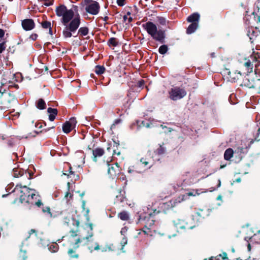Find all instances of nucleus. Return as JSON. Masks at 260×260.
Listing matches in <instances>:
<instances>
[{"label": "nucleus", "mask_w": 260, "mask_h": 260, "mask_svg": "<svg viewBox=\"0 0 260 260\" xmlns=\"http://www.w3.org/2000/svg\"><path fill=\"white\" fill-rule=\"evenodd\" d=\"M143 232L145 234H149V231L148 232L146 230H143Z\"/></svg>", "instance_id": "nucleus-52"}, {"label": "nucleus", "mask_w": 260, "mask_h": 260, "mask_svg": "<svg viewBox=\"0 0 260 260\" xmlns=\"http://www.w3.org/2000/svg\"><path fill=\"white\" fill-rule=\"evenodd\" d=\"M173 223L177 230L185 229L186 227V223L180 219H176L173 221Z\"/></svg>", "instance_id": "nucleus-14"}, {"label": "nucleus", "mask_w": 260, "mask_h": 260, "mask_svg": "<svg viewBox=\"0 0 260 260\" xmlns=\"http://www.w3.org/2000/svg\"><path fill=\"white\" fill-rule=\"evenodd\" d=\"M260 58V53L258 52L253 51L252 54L250 56V59L254 61H257Z\"/></svg>", "instance_id": "nucleus-25"}, {"label": "nucleus", "mask_w": 260, "mask_h": 260, "mask_svg": "<svg viewBox=\"0 0 260 260\" xmlns=\"http://www.w3.org/2000/svg\"><path fill=\"white\" fill-rule=\"evenodd\" d=\"M93 0H83V2L84 3V5H86L88 4L91 3V2H93Z\"/></svg>", "instance_id": "nucleus-44"}, {"label": "nucleus", "mask_w": 260, "mask_h": 260, "mask_svg": "<svg viewBox=\"0 0 260 260\" xmlns=\"http://www.w3.org/2000/svg\"><path fill=\"white\" fill-rule=\"evenodd\" d=\"M37 107L38 109H40L41 110L45 109L46 103H45V101L42 99H39L37 102Z\"/></svg>", "instance_id": "nucleus-26"}, {"label": "nucleus", "mask_w": 260, "mask_h": 260, "mask_svg": "<svg viewBox=\"0 0 260 260\" xmlns=\"http://www.w3.org/2000/svg\"><path fill=\"white\" fill-rule=\"evenodd\" d=\"M132 20H133L132 17L129 16L128 18V20H127V23H130V22H131L132 21Z\"/></svg>", "instance_id": "nucleus-49"}, {"label": "nucleus", "mask_w": 260, "mask_h": 260, "mask_svg": "<svg viewBox=\"0 0 260 260\" xmlns=\"http://www.w3.org/2000/svg\"><path fill=\"white\" fill-rule=\"evenodd\" d=\"M85 9L88 13L92 15H96L100 12V5L98 2L93 1L85 5Z\"/></svg>", "instance_id": "nucleus-7"}, {"label": "nucleus", "mask_w": 260, "mask_h": 260, "mask_svg": "<svg viewBox=\"0 0 260 260\" xmlns=\"http://www.w3.org/2000/svg\"><path fill=\"white\" fill-rule=\"evenodd\" d=\"M149 164L148 161L146 160V158H142L140 160V163L138 164L139 166L144 165L146 169L150 168V166L147 167V165Z\"/></svg>", "instance_id": "nucleus-29"}, {"label": "nucleus", "mask_w": 260, "mask_h": 260, "mask_svg": "<svg viewBox=\"0 0 260 260\" xmlns=\"http://www.w3.org/2000/svg\"><path fill=\"white\" fill-rule=\"evenodd\" d=\"M89 32V29L87 27H80L78 31V34L80 36L83 37L88 35Z\"/></svg>", "instance_id": "nucleus-23"}, {"label": "nucleus", "mask_w": 260, "mask_h": 260, "mask_svg": "<svg viewBox=\"0 0 260 260\" xmlns=\"http://www.w3.org/2000/svg\"><path fill=\"white\" fill-rule=\"evenodd\" d=\"M5 35V31L3 29H0V38L4 37Z\"/></svg>", "instance_id": "nucleus-45"}, {"label": "nucleus", "mask_w": 260, "mask_h": 260, "mask_svg": "<svg viewBox=\"0 0 260 260\" xmlns=\"http://www.w3.org/2000/svg\"><path fill=\"white\" fill-rule=\"evenodd\" d=\"M47 211H48L49 213H50L49 208H47Z\"/></svg>", "instance_id": "nucleus-57"}, {"label": "nucleus", "mask_w": 260, "mask_h": 260, "mask_svg": "<svg viewBox=\"0 0 260 260\" xmlns=\"http://www.w3.org/2000/svg\"><path fill=\"white\" fill-rule=\"evenodd\" d=\"M199 23H191L186 29L187 34H191L194 32L198 28Z\"/></svg>", "instance_id": "nucleus-19"}, {"label": "nucleus", "mask_w": 260, "mask_h": 260, "mask_svg": "<svg viewBox=\"0 0 260 260\" xmlns=\"http://www.w3.org/2000/svg\"><path fill=\"white\" fill-rule=\"evenodd\" d=\"M118 217L122 220L127 221L129 219V215L127 212L123 211L118 214Z\"/></svg>", "instance_id": "nucleus-21"}, {"label": "nucleus", "mask_w": 260, "mask_h": 260, "mask_svg": "<svg viewBox=\"0 0 260 260\" xmlns=\"http://www.w3.org/2000/svg\"><path fill=\"white\" fill-rule=\"evenodd\" d=\"M142 27L154 40L163 42L165 38V31L158 29L154 23L151 21L147 22L142 25Z\"/></svg>", "instance_id": "nucleus-4"}, {"label": "nucleus", "mask_w": 260, "mask_h": 260, "mask_svg": "<svg viewBox=\"0 0 260 260\" xmlns=\"http://www.w3.org/2000/svg\"><path fill=\"white\" fill-rule=\"evenodd\" d=\"M13 191L19 195L21 203L34 204L38 207H40L43 205L38 192L35 190L29 188L25 185H23L22 183L17 184Z\"/></svg>", "instance_id": "nucleus-2"}, {"label": "nucleus", "mask_w": 260, "mask_h": 260, "mask_svg": "<svg viewBox=\"0 0 260 260\" xmlns=\"http://www.w3.org/2000/svg\"><path fill=\"white\" fill-rule=\"evenodd\" d=\"M6 42L0 40V53H2L6 49Z\"/></svg>", "instance_id": "nucleus-32"}, {"label": "nucleus", "mask_w": 260, "mask_h": 260, "mask_svg": "<svg viewBox=\"0 0 260 260\" xmlns=\"http://www.w3.org/2000/svg\"><path fill=\"white\" fill-rule=\"evenodd\" d=\"M14 176L16 178H18L19 177H22V181H27L30 179V174L29 173L27 172H23V171L19 170H14Z\"/></svg>", "instance_id": "nucleus-10"}, {"label": "nucleus", "mask_w": 260, "mask_h": 260, "mask_svg": "<svg viewBox=\"0 0 260 260\" xmlns=\"http://www.w3.org/2000/svg\"><path fill=\"white\" fill-rule=\"evenodd\" d=\"M36 233V231L35 230H34V229H31L30 232H29V234L31 235L32 234V233Z\"/></svg>", "instance_id": "nucleus-50"}, {"label": "nucleus", "mask_w": 260, "mask_h": 260, "mask_svg": "<svg viewBox=\"0 0 260 260\" xmlns=\"http://www.w3.org/2000/svg\"><path fill=\"white\" fill-rule=\"evenodd\" d=\"M245 66L247 68V70L252 71L253 68V64L250 60H248L245 63Z\"/></svg>", "instance_id": "nucleus-35"}, {"label": "nucleus", "mask_w": 260, "mask_h": 260, "mask_svg": "<svg viewBox=\"0 0 260 260\" xmlns=\"http://www.w3.org/2000/svg\"><path fill=\"white\" fill-rule=\"evenodd\" d=\"M258 134H260V127L258 128Z\"/></svg>", "instance_id": "nucleus-58"}, {"label": "nucleus", "mask_w": 260, "mask_h": 260, "mask_svg": "<svg viewBox=\"0 0 260 260\" xmlns=\"http://www.w3.org/2000/svg\"><path fill=\"white\" fill-rule=\"evenodd\" d=\"M127 240L126 237L125 236H124V237H123L121 241V244L122 246H124L127 243Z\"/></svg>", "instance_id": "nucleus-40"}, {"label": "nucleus", "mask_w": 260, "mask_h": 260, "mask_svg": "<svg viewBox=\"0 0 260 260\" xmlns=\"http://www.w3.org/2000/svg\"><path fill=\"white\" fill-rule=\"evenodd\" d=\"M207 190L206 189H192L190 191L187 192L186 193V196H199L200 194L206 192Z\"/></svg>", "instance_id": "nucleus-15"}, {"label": "nucleus", "mask_w": 260, "mask_h": 260, "mask_svg": "<svg viewBox=\"0 0 260 260\" xmlns=\"http://www.w3.org/2000/svg\"><path fill=\"white\" fill-rule=\"evenodd\" d=\"M255 236L259 237H260V234H258V235H255Z\"/></svg>", "instance_id": "nucleus-56"}, {"label": "nucleus", "mask_w": 260, "mask_h": 260, "mask_svg": "<svg viewBox=\"0 0 260 260\" xmlns=\"http://www.w3.org/2000/svg\"><path fill=\"white\" fill-rule=\"evenodd\" d=\"M22 26L25 30H30L35 27V23L32 19H26L22 21Z\"/></svg>", "instance_id": "nucleus-11"}, {"label": "nucleus", "mask_w": 260, "mask_h": 260, "mask_svg": "<svg viewBox=\"0 0 260 260\" xmlns=\"http://www.w3.org/2000/svg\"><path fill=\"white\" fill-rule=\"evenodd\" d=\"M127 231V228L125 226L121 229L120 233L122 235H123V236H125V235Z\"/></svg>", "instance_id": "nucleus-39"}, {"label": "nucleus", "mask_w": 260, "mask_h": 260, "mask_svg": "<svg viewBox=\"0 0 260 260\" xmlns=\"http://www.w3.org/2000/svg\"><path fill=\"white\" fill-rule=\"evenodd\" d=\"M108 44L109 46L116 47L118 45V41L115 38H111L108 40Z\"/></svg>", "instance_id": "nucleus-24"}, {"label": "nucleus", "mask_w": 260, "mask_h": 260, "mask_svg": "<svg viewBox=\"0 0 260 260\" xmlns=\"http://www.w3.org/2000/svg\"><path fill=\"white\" fill-rule=\"evenodd\" d=\"M41 26L44 29H49V34L50 35H52V31L51 27V23L50 22L48 21H43L41 23Z\"/></svg>", "instance_id": "nucleus-20"}, {"label": "nucleus", "mask_w": 260, "mask_h": 260, "mask_svg": "<svg viewBox=\"0 0 260 260\" xmlns=\"http://www.w3.org/2000/svg\"><path fill=\"white\" fill-rule=\"evenodd\" d=\"M43 5L46 7L52 6L53 4V0H38Z\"/></svg>", "instance_id": "nucleus-28"}, {"label": "nucleus", "mask_w": 260, "mask_h": 260, "mask_svg": "<svg viewBox=\"0 0 260 260\" xmlns=\"http://www.w3.org/2000/svg\"><path fill=\"white\" fill-rule=\"evenodd\" d=\"M157 152L159 154H162L164 152V150L163 149V148L161 147H160L158 149H157Z\"/></svg>", "instance_id": "nucleus-43"}, {"label": "nucleus", "mask_w": 260, "mask_h": 260, "mask_svg": "<svg viewBox=\"0 0 260 260\" xmlns=\"http://www.w3.org/2000/svg\"><path fill=\"white\" fill-rule=\"evenodd\" d=\"M105 151L104 149L101 148H96L92 150L93 157L92 159L94 161H97V157H101L104 155Z\"/></svg>", "instance_id": "nucleus-12"}, {"label": "nucleus", "mask_w": 260, "mask_h": 260, "mask_svg": "<svg viewBox=\"0 0 260 260\" xmlns=\"http://www.w3.org/2000/svg\"><path fill=\"white\" fill-rule=\"evenodd\" d=\"M6 195H3V197H5Z\"/></svg>", "instance_id": "nucleus-60"}, {"label": "nucleus", "mask_w": 260, "mask_h": 260, "mask_svg": "<svg viewBox=\"0 0 260 260\" xmlns=\"http://www.w3.org/2000/svg\"><path fill=\"white\" fill-rule=\"evenodd\" d=\"M69 196H70V198H71V196H72L70 192H67L66 193V194H65V198H66L67 199H68Z\"/></svg>", "instance_id": "nucleus-48"}, {"label": "nucleus", "mask_w": 260, "mask_h": 260, "mask_svg": "<svg viewBox=\"0 0 260 260\" xmlns=\"http://www.w3.org/2000/svg\"><path fill=\"white\" fill-rule=\"evenodd\" d=\"M58 249V245L56 244H53L50 246L49 250L52 252L57 251Z\"/></svg>", "instance_id": "nucleus-34"}, {"label": "nucleus", "mask_w": 260, "mask_h": 260, "mask_svg": "<svg viewBox=\"0 0 260 260\" xmlns=\"http://www.w3.org/2000/svg\"><path fill=\"white\" fill-rule=\"evenodd\" d=\"M117 4L119 7H122L125 4V0H117Z\"/></svg>", "instance_id": "nucleus-38"}, {"label": "nucleus", "mask_w": 260, "mask_h": 260, "mask_svg": "<svg viewBox=\"0 0 260 260\" xmlns=\"http://www.w3.org/2000/svg\"><path fill=\"white\" fill-rule=\"evenodd\" d=\"M169 98L173 101H177L184 97L186 94L185 90L179 87L172 88L169 92Z\"/></svg>", "instance_id": "nucleus-5"}, {"label": "nucleus", "mask_w": 260, "mask_h": 260, "mask_svg": "<svg viewBox=\"0 0 260 260\" xmlns=\"http://www.w3.org/2000/svg\"><path fill=\"white\" fill-rule=\"evenodd\" d=\"M108 173L110 177L114 178L120 173V169L117 163L108 165Z\"/></svg>", "instance_id": "nucleus-9"}, {"label": "nucleus", "mask_w": 260, "mask_h": 260, "mask_svg": "<svg viewBox=\"0 0 260 260\" xmlns=\"http://www.w3.org/2000/svg\"><path fill=\"white\" fill-rule=\"evenodd\" d=\"M68 187H69V185H70V183L69 182L68 183Z\"/></svg>", "instance_id": "nucleus-59"}, {"label": "nucleus", "mask_w": 260, "mask_h": 260, "mask_svg": "<svg viewBox=\"0 0 260 260\" xmlns=\"http://www.w3.org/2000/svg\"><path fill=\"white\" fill-rule=\"evenodd\" d=\"M86 228L89 230L90 232L89 233V235L85 237L82 238L80 235H79L78 230L75 231L71 230L69 232V235L67 236L68 242L74 248H78L80 246V244L83 240L85 239H88L89 238L92 236V224L90 223H87L86 224Z\"/></svg>", "instance_id": "nucleus-3"}, {"label": "nucleus", "mask_w": 260, "mask_h": 260, "mask_svg": "<svg viewBox=\"0 0 260 260\" xmlns=\"http://www.w3.org/2000/svg\"><path fill=\"white\" fill-rule=\"evenodd\" d=\"M116 198H117V200L120 201V202L123 201V197H122L121 196H117Z\"/></svg>", "instance_id": "nucleus-46"}, {"label": "nucleus", "mask_w": 260, "mask_h": 260, "mask_svg": "<svg viewBox=\"0 0 260 260\" xmlns=\"http://www.w3.org/2000/svg\"><path fill=\"white\" fill-rule=\"evenodd\" d=\"M67 165L69 166V173H63V175H67V176L69 177H72V175H74V172L72 171V167L70 165V164L69 163H67Z\"/></svg>", "instance_id": "nucleus-33"}, {"label": "nucleus", "mask_w": 260, "mask_h": 260, "mask_svg": "<svg viewBox=\"0 0 260 260\" xmlns=\"http://www.w3.org/2000/svg\"><path fill=\"white\" fill-rule=\"evenodd\" d=\"M128 173H132V172H134V170L130 168H128Z\"/></svg>", "instance_id": "nucleus-51"}, {"label": "nucleus", "mask_w": 260, "mask_h": 260, "mask_svg": "<svg viewBox=\"0 0 260 260\" xmlns=\"http://www.w3.org/2000/svg\"><path fill=\"white\" fill-rule=\"evenodd\" d=\"M56 14L58 17H61V22L64 26L62 31V35L64 38H69L74 36L81 23V17L79 14L74 15V12L72 9H68L64 5L57 7L55 10Z\"/></svg>", "instance_id": "nucleus-1"}, {"label": "nucleus", "mask_w": 260, "mask_h": 260, "mask_svg": "<svg viewBox=\"0 0 260 260\" xmlns=\"http://www.w3.org/2000/svg\"><path fill=\"white\" fill-rule=\"evenodd\" d=\"M87 244L88 248L91 252L100 249L99 244L96 242L89 241Z\"/></svg>", "instance_id": "nucleus-16"}, {"label": "nucleus", "mask_w": 260, "mask_h": 260, "mask_svg": "<svg viewBox=\"0 0 260 260\" xmlns=\"http://www.w3.org/2000/svg\"><path fill=\"white\" fill-rule=\"evenodd\" d=\"M71 220L73 222V224L75 225L76 227L78 228L80 225V222L79 220H75V219L72 218L70 215L65 217L64 218V222L66 223L68 225H69V222H70Z\"/></svg>", "instance_id": "nucleus-17"}, {"label": "nucleus", "mask_w": 260, "mask_h": 260, "mask_svg": "<svg viewBox=\"0 0 260 260\" xmlns=\"http://www.w3.org/2000/svg\"><path fill=\"white\" fill-rule=\"evenodd\" d=\"M54 127V126H52V127H51V128H53Z\"/></svg>", "instance_id": "nucleus-61"}, {"label": "nucleus", "mask_w": 260, "mask_h": 260, "mask_svg": "<svg viewBox=\"0 0 260 260\" xmlns=\"http://www.w3.org/2000/svg\"><path fill=\"white\" fill-rule=\"evenodd\" d=\"M158 22L162 25H164L166 24V20L165 18L164 17H158Z\"/></svg>", "instance_id": "nucleus-37"}, {"label": "nucleus", "mask_w": 260, "mask_h": 260, "mask_svg": "<svg viewBox=\"0 0 260 260\" xmlns=\"http://www.w3.org/2000/svg\"><path fill=\"white\" fill-rule=\"evenodd\" d=\"M200 18V15L198 13H194L189 15L187 18V21L189 23H199Z\"/></svg>", "instance_id": "nucleus-13"}, {"label": "nucleus", "mask_w": 260, "mask_h": 260, "mask_svg": "<svg viewBox=\"0 0 260 260\" xmlns=\"http://www.w3.org/2000/svg\"><path fill=\"white\" fill-rule=\"evenodd\" d=\"M223 255H224V256H223V259L228 258V257H227V254H226V253H223Z\"/></svg>", "instance_id": "nucleus-53"}, {"label": "nucleus", "mask_w": 260, "mask_h": 260, "mask_svg": "<svg viewBox=\"0 0 260 260\" xmlns=\"http://www.w3.org/2000/svg\"><path fill=\"white\" fill-rule=\"evenodd\" d=\"M68 254L72 257H76L77 258L78 257V254H75V251L72 249H70L68 251Z\"/></svg>", "instance_id": "nucleus-36"}, {"label": "nucleus", "mask_w": 260, "mask_h": 260, "mask_svg": "<svg viewBox=\"0 0 260 260\" xmlns=\"http://www.w3.org/2000/svg\"><path fill=\"white\" fill-rule=\"evenodd\" d=\"M144 85V81L143 80L139 81L138 82V86L139 87H142Z\"/></svg>", "instance_id": "nucleus-42"}, {"label": "nucleus", "mask_w": 260, "mask_h": 260, "mask_svg": "<svg viewBox=\"0 0 260 260\" xmlns=\"http://www.w3.org/2000/svg\"><path fill=\"white\" fill-rule=\"evenodd\" d=\"M48 112L49 113V119L51 121H53L57 114V110L55 108H48Z\"/></svg>", "instance_id": "nucleus-18"}, {"label": "nucleus", "mask_w": 260, "mask_h": 260, "mask_svg": "<svg viewBox=\"0 0 260 260\" xmlns=\"http://www.w3.org/2000/svg\"><path fill=\"white\" fill-rule=\"evenodd\" d=\"M77 123L76 119L75 117L71 118L69 121H66L62 125V131L66 134L69 133L75 127Z\"/></svg>", "instance_id": "nucleus-8"}, {"label": "nucleus", "mask_w": 260, "mask_h": 260, "mask_svg": "<svg viewBox=\"0 0 260 260\" xmlns=\"http://www.w3.org/2000/svg\"><path fill=\"white\" fill-rule=\"evenodd\" d=\"M26 251L21 250L19 254L18 260H26Z\"/></svg>", "instance_id": "nucleus-30"}, {"label": "nucleus", "mask_w": 260, "mask_h": 260, "mask_svg": "<svg viewBox=\"0 0 260 260\" xmlns=\"http://www.w3.org/2000/svg\"><path fill=\"white\" fill-rule=\"evenodd\" d=\"M248 248L249 250H250L251 247H250V245L249 244L248 245Z\"/></svg>", "instance_id": "nucleus-55"}, {"label": "nucleus", "mask_w": 260, "mask_h": 260, "mask_svg": "<svg viewBox=\"0 0 260 260\" xmlns=\"http://www.w3.org/2000/svg\"><path fill=\"white\" fill-rule=\"evenodd\" d=\"M131 15V13L129 12H127L126 15H124L123 16V21L125 22H127L128 20V16H129Z\"/></svg>", "instance_id": "nucleus-41"}, {"label": "nucleus", "mask_w": 260, "mask_h": 260, "mask_svg": "<svg viewBox=\"0 0 260 260\" xmlns=\"http://www.w3.org/2000/svg\"><path fill=\"white\" fill-rule=\"evenodd\" d=\"M158 51L159 53H160L161 54H164L168 51V47L165 45H161L159 48Z\"/></svg>", "instance_id": "nucleus-31"}, {"label": "nucleus", "mask_w": 260, "mask_h": 260, "mask_svg": "<svg viewBox=\"0 0 260 260\" xmlns=\"http://www.w3.org/2000/svg\"><path fill=\"white\" fill-rule=\"evenodd\" d=\"M204 260H207V259H205Z\"/></svg>", "instance_id": "nucleus-62"}, {"label": "nucleus", "mask_w": 260, "mask_h": 260, "mask_svg": "<svg viewBox=\"0 0 260 260\" xmlns=\"http://www.w3.org/2000/svg\"><path fill=\"white\" fill-rule=\"evenodd\" d=\"M105 69L103 66H96L95 69V72L96 74L101 75L104 73Z\"/></svg>", "instance_id": "nucleus-27"}, {"label": "nucleus", "mask_w": 260, "mask_h": 260, "mask_svg": "<svg viewBox=\"0 0 260 260\" xmlns=\"http://www.w3.org/2000/svg\"><path fill=\"white\" fill-rule=\"evenodd\" d=\"M234 151L232 148L227 149L224 154V158L226 160H229L233 156Z\"/></svg>", "instance_id": "nucleus-22"}, {"label": "nucleus", "mask_w": 260, "mask_h": 260, "mask_svg": "<svg viewBox=\"0 0 260 260\" xmlns=\"http://www.w3.org/2000/svg\"><path fill=\"white\" fill-rule=\"evenodd\" d=\"M220 185H221V182H220V180H218V184L217 187H220Z\"/></svg>", "instance_id": "nucleus-54"}, {"label": "nucleus", "mask_w": 260, "mask_h": 260, "mask_svg": "<svg viewBox=\"0 0 260 260\" xmlns=\"http://www.w3.org/2000/svg\"><path fill=\"white\" fill-rule=\"evenodd\" d=\"M37 37H38V36H37V34H34V35H32L31 36V39H32V40H36V39H37Z\"/></svg>", "instance_id": "nucleus-47"}, {"label": "nucleus", "mask_w": 260, "mask_h": 260, "mask_svg": "<svg viewBox=\"0 0 260 260\" xmlns=\"http://www.w3.org/2000/svg\"><path fill=\"white\" fill-rule=\"evenodd\" d=\"M254 142L253 139H245L241 141V146L238 147L237 149L236 150L238 153L240 154L242 153H246L248 152L250 148L251 145Z\"/></svg>", "instance_id": "nucleus-6"}]
</instances>
